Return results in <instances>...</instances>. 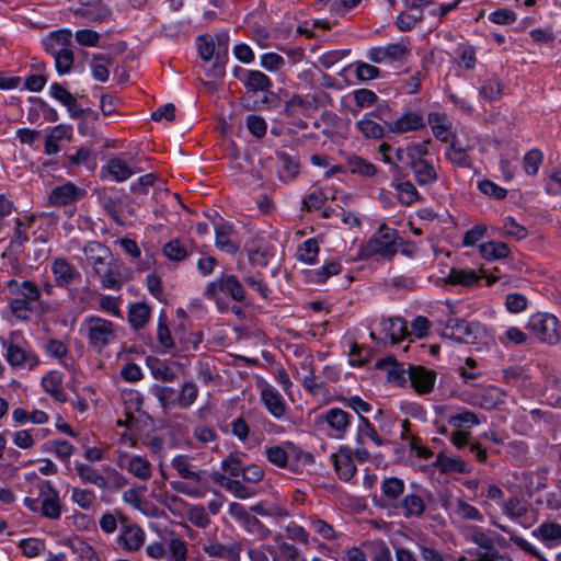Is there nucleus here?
<instances>
[{
	"label": "nucleus",
	"mask_w": 561,
	"mask_h": 561,
	"mask_svg": "<svg viewBox=\"0 0 561 561\" xmlns=\"http://www.w3.org/2000/svg\"><path fill=\"white\" fill-rule=\"evenodd\" d=\"M242 526L249 534L255 535L261 540L266 539L271 535V530L253 515H249L242 523Z\"/></svg>",
	"instance_id": "47"
},
{
	"label": "nucleus",
	"mask_w": 561,
	"mask_h": 561,
	"mask_svg": "<svg viewBox=\"0 0 561 561\" xmlns=\"http://www.w3.org/2000/svg\"><path fill=\"white\" fill-rule=\"evenodd\" d=\"M503 512L511 518H518L526 513V507L517 497H511L503 504Z\"/></svg>",
	"instance_id": "62"
},
{
	"label": "nucleus",
	"mask_w": 561,
	"mask_h": 561,
	"mask_svg": "<svg viewBox=\"0 0 561 561\" xmlns=\"http://www.w3.org/2000/svg\"><path fill=\"white\" fill-rule=\"evenodd\" d=\"M19 547L22 549L26 557L34 558L44 551L45 543L43 540L36 538H27L22 539L19 543Z\"/></svg>",
	"instance_id": "56"
},
{
	"label": "nucleus",
	"mask_w": 561,
	"mask_h": 561,
	"mask_svg": "<svg viewBox=\"0 0 561 561\" xmlns=\"http://www.w3.org/2000/svg\"><path fill=\"white\" fill-rule=\"evenodd\" d=\"M364 437L370 438L376 445L381 446L383 440L377 434L375 427L371 425L369 420L365 416H360V422L357 428L356 442L358 445H364Z\"/></svg>",
	"instance_id": "40"
},
{
	"label": "nucleus",
	"mask_w": 561,
	"mask_h": 561,
	"mask_svg": "<svg viewBox=\"0 0 561 561\" xmlns=\"http://www.w3.org/2000/svg\"><path fill=\"white\" fill-rule=\"evenodd\" d=\"M228 44L229 36L226 33L219 34L216 37L215 45V61L213 65L215 76L221 77L225 75V64L228 60Z\"/></svg>",
	"instance_id": "20"
},
{
	"label": "nucleus",
	"mask_w": 561,
	"mask_h": 561,
	"mask_svg": "<svg viewBox=\"0 0 561 561\" xmlns=\"http://www.w3.org/2000/svg\"><path fill=\"white\" fill-rule=\"evenodd\" d=\"M221 469L232 477L242 476L243 465L238 454H230L221 463Z\"/></svg>",
	"instance_id": "61"
},
{
	"label": "nucleus",
	"mask_w": 561,
	"mask_h": 561,
	"mask_svg": "<svg viewBox=\"0 0 561 561\" xmlns=\"http://www.w3.org/2000/svg\"><path fill=\"white\" fill-rule=\"evenodd\" d=\"M405 484L403 480L397 477L385 478L380 489L382 496L377 502L380 507L398 508L400 496L404 492Z\"/></svg>",
	"instance_id": "10"
},
{
	"label": "nucleus",
	"mask_w": 561,
	"mask_h": 561,
	"mask_svg": "<svg viewBox=\"0 0 561 561\" xmlns=\"http://www.w3.org/2000/svg\"><path fill=\"white\" fill-rule=\"evenodd\" d=\"M113 64V57L108 54H96L92 56L91 69L92 77L101 82H105L108 79L107 66Z\"/></svg>",
	"instance_id": "31"
},
{
	"label": "nucleus",
	"mask_w": 561,
	"mask_h": 561,
	"mask_svg": "<svg viewBox=\"0 0 561 561\" xmlns=\"http://www.w3.org/2000/svg\"><path fill=\"white\" fill-rule=\"evenodd\" d=\"M171 465L183 479H190L196 482L202 481L203 471L193 469V466L190 462V457L187 455L175 456L172 459Z\"/></svg>",
	"instance_id": "30"
},
{
	"label": "nucleus",
	"mask_w": 561,
	"mask_h": 561,
	"mask_svg": "<svg viewBox=\"0 0 561 561\" xmlns=\"http://www.w3.org/2000/svg\"><path fill=\"white\" fill-rule=\"evenodd\" d=\"M331 459L341 480L348 481L354 477L357 469L353 461V453L350 448H340L337 453L332 454Z\"/></svg>",
	"instance_id": "14"
},
{
	"label": "nucleus",
	"mask_w": 561,
	"mask_h": 561,
	"mask_svg": "<svg viewBox=\"0 0 561 561\" xmlns=\"http://www.w3.org/2000/svg\"><path fill=\"white\" fill-rule=\"evenodd\" d=\"M319 252L318 242L314 239L306 240L297 251V256L306 263H313Z\"/></svg>",
	"instance_id": "49"
},
{
	"label": "nucleus",
	"mask_w": 561,
	"mask_h": 561,
	"mask_svg": "<svg viewBox=\"0 0 561 561\" xmlns=\"http://www.w3.org/2000/svg\"><path fill=\"white\" fill-rule=\"evenodd\" d=\"M310 528L313 533L318 534L322 539L332 540L335 538V531L333 527L323 519L311 518Z\"/></svg>",
	"instance_id": "57"
},
{
	"label": "nucleus",
	"mask_w": 561,
	"mask_h": 561,
	"mask_svg": "<svg viewBox=\"0 0 561 561\" xmlns=\"http://www.w3.org/2000/svg\"><path fill=\"white\" fill-rule=\"evenodd\" d=\"M83 254L103 288L121 289L125 282L124 264L114 257L106 245L98 241H91L84 245Z\"/></svg>",
	"instance_id": "1"
},
{
	"label": "nucleus",
	"mask_w": 561,
	"mask_h": 561,
	"mask_svg": "<svg viewBox=\"0 0 561 561\" xmlns=\"http://www.w3.org/2000/svg\"><path fill=\"white\" fill-rule=\"evenodd\" d=\"M127 470L141 480H148L151 477V465L141 456H133L128 461Z\"/></svg>",
	"instance_id": "38"
},
{
	"label": "nucleus",
	"mask_w": 561,
	"mask_h": 561,
	"mask_svg": "<svg viewBox=\"0 0 561 561\" xmlns=\"http://www.w3.org/2000/svg\"><path fill=\"white\" fill-rule=\"evenodd\" d=\"M83 195V190L71 182H67L64 185L54 187L49 194L48 201L53 206H66L80 199Z\"/></svg>",
	"instance_id": "13"
},
{
	"label": "nucleus",
	"mask_w": 561,
	"mask_h": 561,
	"mask_svg": "<svg viewBox=\"0 0 561 561\" xmlns=\"http://www.w3.org/2000/svg\"><path fill=\"white\" fill-rule=\"evenodd\" d=\"M152 393L157 397L162 408H168L178 403L175 398V390L171 387L154 385L152 387Z\"/></svg>",
	"instance_id": "50"
},
{
	"label": "nucleus",
	"mask_w": 561,
	"mask_h": 561,
	"mask_svg": "<svg viewBox=\"0 0 561 561\" xmlns=\"http://www.w3.org/2000/svg\"><path fill=\"white\" fill-rule=\"evenodd\" d=\"M442 336L459 343H472L476 339L470 324L460 319H449L442 332Z\"/></svg>",
	"instance_id": "12"
},
{
	"label": "nucleus",
	"mask_w": 561,
	"mask_h": 561,
	"mask_svg": "<svg viewBox=\"0 0 561 561\" xmlns=\"http://www.w3.org/2000/svg\"><path fill=\"white\" fill-rule=\"evenodd\" d=\"M533 535L548 547H552L561 543V525L552 522L542 523L533 531Z\"/></svg>",
	"instance_id": "21"
},
{
	"label": "nucleus",
	"mask_w": 561,
	"mask_h": 561,
	"mask_svg": "<svg viewBox=\"0 0 561 561\" xmlns=\"http://www.w3.org/2000/svg\"><path fill=\"white\" fill-rule=\"evenodd\" d=\"M198 396V388L192 381H186L183 383L180 394L178 397V404L181 408H190L196 400Z\"/></svg>",
	"instance_id": "45"
},
{
	"label": "nucleus",
	"mask_w": 561,
	"mask_h": 561,
	"mask_svg": "<svg viewBox=\"0 0 561 561\" xmlns=\"http://www.w3.org/2000/svg\"><path fill=\"white\" fill-rule=\"evenodd\" d=\"M84 325L90 345L98 351L106 347L116 337L114 324L103 318L91 316L85 319Z\"/></svg>",
	"instance_id": "7"
},
{
	"label": "nucleus",
	"mask_w": 561,
	"mask_h": 561,
	"mask_svg": "<svg viewBox=\"0 0 561 561\" xmlns=\"http://www.w3.org/2000/svg\"><path fill=\"white\" fill-rule=\"evenodd\" d=\"M156 364L151 365V374L156 379L162 380V381H173L176 378L175 371L171 367H169L167 364L161 363L158 359H154Z\"/></svg>",
	"instance_id": "60"
},
{
	"label": "nucleus",
	"mask_w": 561,
	"mask_h": 561,
	"mask_svg": "<svg viewBox=\"0 0 561 561\" xmlns=\"http://www.w3.org/2000/svg\"><path fill=\"white\" fill-rule=\"evenodd\" d=\"M356 126L366 138H381L385 135V128L369 118L360 119Z\"/></svg>",
	"instance_id": "48"
},
{
	"label": "nucleus",
	"mask_w": 561,
	"mask_h": 561,
	"mask_svg": "<svg viewBox=\"0 0 561 561\" xmlns=\"http://www.w3.org/2000/svg\"><path fill=\"white\" fill-rule=\"evenodd\" d=\"M480 279L479 274L473 270L451 268L446 283L451 285L472 286Z\"/></svg>",
	"instance_id": "32"
},
{
	"label": "nucleus",
	"mask_w": 561,
	"mask_h": 561,
	"mask_svg": "<svg viewBox=\"0 0 561 561\" xmlns=\"http://www.w3.org/2000/svg\"><path fill=\"white\" fill-rule=\"evenodd\" d=\"M145 540L144 531L137 526H126L118 538V542L129 551L138 550Z\"/></svg>",
	"instance_id": "28"
},
{
	"label": "nucleus",
	"mask_w": 561,
	"mask_h": 561,
	"mask_svg": "<svg viewBox=\"0 0 561 561\" xmlns=\"http://www.w3.org/2000/svg\"><path fill=\"white\" fill-rule=\"evenodd\" d=\"M150 318V308L144 302L131 305L128 311V321L135 330L142 329Z\"/></svg>",
	"instance_id": "33"
},
{
	"label": "nucleus",
	"mask_w": 561,
	"mask_h": 561,
	"mask_svg": "<svg viewBox=\"0 0 561 561\" xmlns=\"http://www.w3.org/2000/svg\"><path fill=\"white\" fill-rule=\"evenodd\" d=\"M410 53V48L404 41L389 44L383 47H374L368 53L370 61L381 64L385 60L398 61L403 59Z\"/></svg>",
	"instance_id": "9"
},
{
	"label": "nucleus",
	"mask_w": 561,
	"mask_h": 561,
	"mask_svg": "<svg viewBox=\"0 0 561 561\" xmlns=\"http://www.w3.org/2000/svg\"><path fill=\"white\" fill-rule=\"evenodd\" d=\"M106 170L117 182H123L133 174L131 169L118 158L111 159L107 162Z\"/></svg>",
	"instance_id": "43"
},
{
	"label": "nucleus",
	"mask_w": 561,
	"mask_h": 561,
	"mask_svg": "<svg viewBox=\"0 0 561 561\" xmlns=\"http://www.w3.org/2000/svg\"><path fill=\"white\" fill-rule=\"evenodd\" d=\"M51 273L55 284L59 287H68L76 279H80V273L64 257L55 259L51 264Z\"/></svg>",
	"instance_id": "15"
},
{
	"label": "nucleus",
	"mask_w": 561,
	"mask_h": 561,
	"mask_svg": "<svg viewBox=\"0 0 561 561\" xmlns=\"http://www.w3.org/2000/svg\"><path fill=\"white\" fill-rule=\"evenodd\" d=\"M262 400L272 415L280 419L285 414V404L282 396L273 388L262 390Z\"/></svg>",
	"instance_id": "29"
},
{
	"label": "nucleus",
	"mask_w": 561,
	"mask_h": 561,
	"mask_svg": "<svg viewBox=\"0 0 561 561\" xmlns=\"http://www.w3.org/2000/svg\"><path fill=\"white\" fill-rule=\"evenodd\" d=\"M410 168L419 185H432L438 179L434 165L427 160H413Z\"/></svg>",
	"instance_id": "18"
},
{
	"label": "nucleus",
	"mask_w": 561,
	"mask_h": 561,
	"mask_svg": "<svg viewBox=\"0 0 561 561\" xmlns=\"http://www.w3.org/2000/svg\"><path fill=\"white\" fill-rule=\"evenodd\" d=\"M436 465L440 468L443 472H465L466 465L462 460L447 457L443 454H439L436 458Z\"/></svg>",
	"instance_id": "51"
},
{
	"label": "nucleus",
	"mask_w": 561,
	"mask_h": 561,
	"mask_svg": "<svg viewBox=\"0 0 561 561\" xmlns=\"http://www.w3.org/2000/svg\"><path fill=\"white\" fill-rule=\"evenodd\" d=\"M215 481L219 482L227 491L241 500L252 497L256 494L255 488L244 485L241 481L228 479L222 474L216 476Z\"/></svg>",
	"instance_id": "24"
},
{
	"label": "nucleus",
	"mask_w": 561,
	"mask_h": 561,
	"mask_svg": "<svg viewBox=\"0 0 561 561\" xmlns=\"http://www.w3.org/2000/svg\"><path fill=\"white\" fill-rule=\"evenodd\" d=\"M5 358L8 363L13 367H23L28 364L30 367L35 366L38 360L35 355L27 353L21 346L10 343L5 347Z\"/></svg>",
	"instance_id": "17"
},
{
	"label": "nucleus",
	"mask_w": 561,
	"mask_h": 561,
	"mask_svg": "<svg viewBox=\"0 0 561 561\" xmlns=\"http://www.w3.org/2000/svg\"><path fill=\"white\" fill-rule=\"evenodd\" d=\"M276 161L277 172L280 180H293L299 173V162L295 159V157L280 151L276 153Z\"/></svg>",
	"instance_id": "19"
},
{
	"label": "nucleus",
	"mask_w": 561,
	"mask_h": 561,
	"mask_svg": "<svg viewBox=\"0 0 561 561\" xmlns=\"http://www.w3.org/2000/svg\"><path fill=\"white\" fill-rule=\"evenodd\" d=\"M71 499L81 508L89 510L93 504L94 494L91 490L72 488Z\"/></svg>",
	"instance_id": "55"
},
{
	"label": "nucleus",
	"mask_w": 561,
	"mask_h": 561,
	"mask_svg": "<svg viewBox=\"0 0 561 561\" xmlns=\"http://www.w3.org/2000/svg\"><path fill=\"white\" fill-rule=\"evenodd\" d=\"M265 454L268 461H271L272 463L282 468L286 467L288 461V455L285 451V449L282 448L280 446L268 447L266 448Z\"/></svg>",
	"instance_id": "64"
},
{
	"label": "nucleus",
	"mask_w": 561,
	"mask_h": 561,
	"mask_svg": "<svg viewBox=\"0 0 561 561\" xmlns=\"http://www.w3.org/2000/svg\"><path fill=\"white\" fill-rule=\"evenodd\" d=\"M272 256H274V250L270 245H262L248 251L249 261L253 265L266 266Z\"/></svg>",
	"instance_id": "44"
},
{
	"label": "nucleus",
	"mask_w": 561,
	"mask_h": 561,
	"mask_svg": "<svg viewBox=\"0 0 561 561\" xmlns=\"http://www.w3.org/2000/svg\"><path fill=\"white\" fill-rule=\"evenodd\" d=\"M375 367L377 369L386 370L388 379L398 383L405 381V370L402 364H399L393 356L380 358L376 362Z\"/></svg>",
	"instance_id": "26"
},
{
	"label": "nucleus",
	"mask_w": 561,
	"mask_h": 561,
	"mask_svg": "<svg viewBox=\"0 0 561 561\" xmlns=\"http://www.w3.org/2000/svg\"><path fill=\"white\" fill-rule=\"evenodd\" d=\"M204 296L214 300L217 306H220L222 297H229L237 302H242L245 299V289L236 275L221 274L208 284Z\"/></svg>",
	"instance_id": "6"
},
{
	"label": "nucleus",
	"mask_w": 561,
	"mask_h": 561,
	"mask_svg": "<svg viewBox=\"0 0 561 561\" xmlns=\"http://www.w3.org/2000/svg\"><path fill=\"white\" fill-rule=\"evenodd\" d=\"M398 192V199L404 205H411L420 199V194L411 182H402L394 185Z\"/></svg>",
	"instance_id": "46"
},
{
	"label": "nucleus",
	"mask_w": 561,
	"mask_h": 561,
	"mask_svg": "<svg viewBox=\"0 0 561 561\" xmlns=\"http://www.w3.org/2000/svg\"><path fill=\"white\" fill-rule=\"evenodd\" d=\"M49 250L46 239L39 237L33 240L31 248L26 253V257L33 263H41L48 257Z\"/></svg>",
	"instance_id": "42"
},
{
	"label": "nucleus",
	"mask_w": 561,
	"mask_h": 561,
	"mask_svg": "<svg viewBox=\"0 0 561 561\" xmlns=\"http://www.w3.org/2000/svg\"><path fill=\"white\" fill-rule=\"evenodd\" d=\"M347 167L352 173H357L364 176H373L377 171L373 163L355 154L347 158Z\"/></svg>",
	"instance_id": "41"
},
{
	"label": "nucleus",
	"mask_w": 561,
	"mask_h": 561,
	"mask_svg": "<svg viewBox=\"0 0 561 561\" xmlns=\"http://www.w3.org/2000/svg\"><path fill=\"white\" fill-rule=\"evenodd\" d=\"M232 227L229 224L220 222L215 225L216 247L229 254L238 250V245L230 239Z\"/></svg>",
	"instance_id": "25"
},
{
	"label": "nucleus",
	"mask_w": 561,
	"mask_h": 561,
	"mask_svg": "<svg viewBox=\"0 0 561 561\" xmlns=\"http://www.w3.org/2000/svg\"><path fill=\"white\" fill-rule=\"evenodd\" d=\"M517 158V149L514 144H507L500 157V170L505 181H511L514 176L511 162Z\"/></svg>",
	"instance_id": "37"
},
{
	"label": "nucleus",
	"mask_w": 561,
	"mask_h": 561,
	"mask_svg": "<svg viewBox=\"0 0 561 561\" xmlns=\"http://www.w3.org/2000/svg\"><path fill=\"white\" fill-rule=\"evenodd\" d=\"M72 34L68 30H59L53 32L48 37L43 39L45 49L55 60V67L58 73H68L73 65L75 56L70 48Z\"/></svg>",
	"instance_id": "3"
},
{
	"label": "nucleus",
	"mask_w": 561,
	"mask_h": 561,
	"mask_svg": "<svg viewBox=\"0 0 561 561\" xmlns=\"http://www.w3.org/2000/svg\"><path fill=\"white\" fill-rule=\"evenodd\" d=\"M110 9L102 4L100 0L95 1L93 5H88L85 8H79L75 10L76 15L85 18L92 22L103 21L110 15Z\"/></svg>",
	"instance_id": "34"
},
{
	"label": "nucleus",
	"mask_w": 561,
	"mask_h": 561,
	"mask_svg": "<svg viewBox=\"0 0 561 561\" xmlns=\"http://www.w3.org/2000/svg\"><path fill=\"white\" fill-rule=\"evenodd\" d=\"M424 126V119L421 114L408 112L389 125V131L394 134H403L407 131L417 130Z\"/></svg>",
	"instance_id": "16"
},
{
	"label": "nucleus",
	"mask_w": 561,
	"mask_h": 561,
	"mask_svg": "<svg viewBox=\"0 0 561 561\" xmlns=\"http://www.w3.org/2000/svg\"><path fill=\"white\" fill-rule=\"evenodd\" d=\"M528 300L518 293H511L505 296V308L511 313H519L526 310Z\"/></svg>",
	"instance_id": "52"
},
{
	"label": "nucleus",
	"mask_w": 561,
	"mask_h": 561,
	"mask_svg": "<svg viewBox=\"0 0 561 561\" xmlns=\"http://www.w3.org/2000/svg\"><path fill=\"white\" fill-rule=\"evenodd\" d=\"M245 85L252 92L268 91L272 87L271 79L259 70H251L248 72Z\"/></svg>",
	"instance_id": "39"
},
{
	"label": "nucleus",
	"mask_w": 561,
	"mask_h": 561,
	"mask_svg": "<svg viewBox=\"0 0 561 561\" xmlns=\"http://www.w3.org/2000/svg\"><path fill=\"white\" fill-rule=\"evenodd\" d=\"M486 231H488L486 225H484V224L476 225L474 227H472L470 230H468L465 233L462 244L465 247H472V245L477 244L484 237Z\"/></svg>",
	"instance_id": "63"
},
{
	"label": "nucleus",
	"mask_w": 561,
	"mask_h": 561,
	"mask_svg": "<svg viewBox=\"0 0 561 561\" xmlns=\"http://www.w3.org/2000/svg\"><path fill=\"white\" fill-rule=\"evenodd\" d=\"M411 386L419 393H428L434 388L436 373L432 369H426L423 366L409 365L408 370Z\"/></svg>",
	"instance_id": "11"
},
{
	"label": "nucleus",
	"mask_w": 561,
	"mask_h": 561,
	"mask_svg": "<svg viewBox=\"0 0 561 561\" xmlns=\"http://www.w3.org/2000/svg\"><path fill=\"white\" fill-rule=\"evenodd\" d=\"M164 255L172 261H182L186 257L187 251L179 239L169 241L163 248Z\"/></svg>",
	"instance_id": "53"
},
{
	"label": "nucleus",
	"mask_w": 561,
	"mask_h": 561,
	"mask_svg": "<svg viewBox=\"0 0 561 561\" xmlns=\"http://www.w3.org/2000/svg\"><path fill=\"white\" fill-rule=\"evenodd\" d=\"M39 494L43 496L41 504V513L50 519H58L61 514V505L58 491L49 481H41L38 483Z\"/></svg>",
	"instance_id": "8"
},
{
	"label": "nucleus",
	"mask_w": 561,
	"mask_h": 561,
	"mask_svg": "<svg viewBox=\"0 0 561 561\" xmlns=\"http://www.w3.org/2000/svg\"><path fill=\"white\" fill-rule=\"evenodd\" d=\"M76 470L83 482H89L100 489H107L108 482L105 477L98 473L92 467L85 463H77Z\"/></svg>",
	"instance_id": "36"
},
{
	"label": "nucleus",
	"mask_w": 561,
	"mask_h": 561,
	"mask_svg": "<svg viewBox=\"0 0 561 561\" xmlns=\"http://www.w3.org/2000/svg\"><path fill=\"white\" fill-rule=\"evenodd\" d=\"M42 385L45 391L50 393L57 401L62 403L67 401L66 393L60 388L61 376L58 373L51 371L46 375L42 380Z\"/></svg>",
	"instance_id": "35"
},
{
	"label": "nucleus",
	"mask_w": 561,
	"mask_h": 561,
	"mask_svg": "<svg viewBox=\"0 0 561 561\" xmlns=\"http://www.w3.org/2000/svg\"><path fill=\"white\" fill-rule=\"evenodd\" d=\"M10 294L9 308L13 317L27 321L34 312V304L41 302L42 291L39 286L31 279L11 278L7 282Z\"/></svg>",
	"instance_id": "2"
},
{
	"label": "nucleus",
	"mask_w": 561,
	"mask_h": 561,
	"mask_svg": "<svg viewBox=\"0 0 561 561\" xmlns=\"http://www.w3.org/2000/svg\"><path fill=\"white\" fill-rule=\"evenodd\" d=\"M403 510L404 517H421L425 512V503L423 499L414 493H410L403 496L398 503V508Z\"/></svg>",
	"instance_id": "27"
},
{
	"label": "nucleus",
	"mask_w": 561,
	"mask_h": 561,
	"mask_svg": "<svg viewBox=\"0 0 561 561\" xmlns=\"http://www.w3.org/2000/svg\"><path fill=\"white\" fill-rule=\"evenodd\" d=\"M399 236L396 229L381 225L377 232L359 247L357 259L365 260L374 255L391 259L398 252L397 240Z\"/></svg>",
	"instance_id": "4"
},
{
	"label": "nucleus",
	"mask_w": 561,
	"mask_h": 561,
	"mask_svg": "<svg viewBox=\"0 0 561 561\" xmlns=\"http://www.w3.org/2000/svg\"><path fill=\"white\" fill-rule=\"evenodd\" d=\"M527 330L541 343L553 346L561 341V323L548 312H537L529 317Z\"/></svg>",
	"instance_id": "5"
},
{
	"label": "nucleus",
	"mask_w": 561,
	"mask_h": 561,
	"mask_svg": "<svg viewBox=\"0 0 561 561\" xmlns=\"http://www.w3.org/2000/svg\"><path fill=\"white\" fill-rule=\"evenodd\" d=\"M382 331L390 337L392 343H398L409 335L407 322L399 317L381 321Z\"/></svg>",
	"instance_id": "22"
},
{
	"label": "nucleus",
	"mask_w": 561,
	"mask_h": 561,
	"mask_svg": "<svg viewBox=\"0 0 561 561\" xmlns=\"http://www.w3.org/2000/svg\"><path fill=\"white\" fill-rule=\"evenodd\" d=\"M341 272V265L336 261H331L328 264L323 265L321 270L314 271L312 278L316 283H324L331 276L337 275Z\"/></svg>",
	"instance_id": "59"
},
{
	"label": "nucleus",
	"mask_w": 561,
	"mask_h": 561,
	"mask_svg": "<svg viewBox=\"0 0 561 561\" xmlns=\"http://www.w3.org/2000/svg\"><path fill=\"white\" fill-rule=\"evenodd\" d=\"M542 160L543 156L541 151L537 149L528 151L524 157V169L526 173L529 175H536L540 164L542 163Z\"/></svg>",
	"instance_id": "54"
},
{
	"label": "nucleus",
	"mask_w": 561,
	"mask_h": 561,
	"mask_svg": "<svg viewBox=\"0 0 561 561\" xmlns=\"http://www.w3.org/2000/svg\"><path fill=\"white\" fill-rule=\"evenodd\" d=\"M472 539L484 549V552L479 553L478 558L473 561H491V538L482 531H474Z\"/></svg>",
	"instance_id": "58"
},
{
	"label": "nucleus",
	"mask_w": 561,
	"mask_h": 561,
	"mask_svg": "<svg viewBox=\"0 0 561 561\" xmlns=\"http://www.w3.org/2000/svg\"><path fill=\"white\" fill-rule=\"evenodd\" d=\"M323 417L328 425L339 434V437L344 435L350 426V414L342 409L332 408L325 412Z\"/></svg>",
	"instance_id": "23"
}]
</instances>
